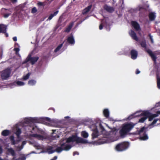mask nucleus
Masks as SVG:
<instances>
[{
    "label": "nucleus",
    "instance_id": "obj_19",
    "mask_svg": "<svg viewBox=\"0 0 160 160\" xmlns=\"http://www.w3.org/2000/svg\"><path fill=\"white\" fill-rule=\"evenodd\" d=\"M92 6V5H90L88 6L86 8L82 11V14L83 15L86 14L90 10Z\"/></svg>",
    "mask_w": 160,
    "mask_h": 160
},
{
    "label": "nucleus",
    "instance_id": "obj_43",
    "mask_svg": "<svg viewBox=\"0 0 160 160\" xmlns=\"http://www.w3.org/2000/svg\"><path fill=\"white\" fill-rule=\"evenodd\" d=\"M14 50L15 51L17 55L18 54V52L20 50V49L18 48H14Z\"/></svg>",
    "mask_w": 160,
    "mask_h": 160
},
{
    "label": "nucleus",
    "instance_id": "obj_48",
    "mask_svg": "<svg viewBox=\"0 0 160 160\" xmlns=\"http://www.w3.org/2000/svg\"><path fill=\"white\" fill-rule=\"evenodd\" d=\"M104 25L103 23H101L99 26V29L100 30H102L103 28V27Z\"/></svg>",
    "mask_w": 160,
    "mask_h": 160
},
{
    "label": "nucleus",
    "instance_id": "obj_54",
    "mask_svg": "<svg viewBox=\"0 0 160 160\" xmlns=\"http://www.w3.org/2000/svg\"><path fill=\"white\" fill-rule=\"evenodd\" d=\"M13 40L14 41H17V38L16 37H14L13 38Z\"/></svg>",
    "mask_w": 160,
    "mask_h": 160
},
{
    "label": "nucleus",
    "instance_id": "obj_15",
    "mask_svg": "<svg viewBox=\"0 0 160 160\" xmlns=\"http://www.w3.org/2000/svg\"><path fill=\"white\" fill-rule=\"evenodd\" d=\"M67 42L70 44H74L75 41L74 38L72 36L68 37L67 39Z\"/></svg>",
    "mask_w": 160,
    "mask_h": 160
},
{
    "label": "nucleus",
    "instance_id": "obj_34",
    "mask_svg": "<svg viewBox=\"0 0 160 160\" xmlns=\"http://www.w3.org/2000/svg\"><path fill=\"white\" fill-rule=\"evenodd\" d=\"M63 44V43L60 44L59 45H58L54 50V52H57L58 51H59L61 48L62 47Z\"/></svg>",
    "mask_w": 160,
    "mask_h": 160
},
{
    "label": "nucleus",
    "instance_id": "obj_6",
    "mask_svg": "<svg viewBox=\"0 0 160 160\" xmlns=\"http://www.w3.org/2000/svg\"><path fill=\"white\" fill-rule=\"evenodd\" d=\"M39 57H32L31 55L29 54L28 56L26 59L23 61V63L25 64L28 62H30L31 64L33 65L37 61Z\"/></svg>",
    "mask_w": 160,
    "mask_h": 160
},
{
    "label": "nucleus",
    "instance_id": "obj_46",
    "mask_svg": "<svg viewBox=\"0 0 160 160\" xmlns=\"http://www.w3.org/2000/svg\"><path fill=\"white\" fill-rule=\"evenodd\" d=\"M37 5L39 6H44V3L43 2H38L37 4Z\"/></svg>",
    "mask_w": 160,
    "mask_h": 160
},
{
    "label": "nucleus",
    "instance_id": "obj_20",
    "mask_svg": "<svg viewBox=\"0 0 160 160\" xmlns=\"http://www.w3.org/2000/svg\"><path fill=\"white\" fill-rule=\"evenodd\" d=\"M73 24L74 23L73 22H71L70 23L68 26V27L66 28L64 30V32H69L70 31L71 28H72L73 25Z\"/></svg>",
    "mask_w": 160,
    "mask_h": 160
},
{
    "label": "nucleus",
    "instance_id": "obj_23",
    "mask_svg": "<svg viewBox=\"0 0 160 160\" xmlns=\"http://www.w3.org/2000/svg\"><path fill=\"white\" fill-rule=\"evenodd\" d=\"M141 46L144 48V51L147 52V50H149L147 49L146 47V42L145 40L142 41L140 43Z\"/></svg>",
    "mask_w": 160,
    "mask_h": 160
},
{
    "label": "nucleus",
    "instance_id": "obj_18",
    "mask_svg": "<svg viewBox=\"0 0 160 160\" xmlns=\"http://www.w3.org/2000/svg\"><path fill=\"white\" fill-rule=\"evenodd\" d=\"M92 136V138L93 139L97 138L98 136V131L97 128H95L93 130Z\"/></svg>",
    "mask_w": 160,
    "mask_h": 160
},
{
    "label": "nucleus",
    "instance_id": "obj_62",
    "mask_svg": "<svg viewBox=\"0 0 160 160\" xmlns=\"http://www.w3.org/2000/svg\"><path fill=\"white\" fill-rule=\"evenodd\" d=\"M65 118H69V117H65Z\"/></svg>",
    "mask_w": 160,
    "mask_h": 160
},
{
    "label": "nucleus",
    "instance_id": "obj_16",
    "mask_svg": "<svg viewBox=\"0 0 160 160\" xmlns=\"http://www.w3.org/2000/svg\"><path fill=\"white\" fill-rule=\"evenodd\" d=\"M9 139L11 141V144L12 145H15L17 143L16 142H18L20 141V140L19 139L15 141L14 140V137L13 135L9 137Z\"/></svg>",
    "mask_w": 160,
    "mask_h": 160
},
{
    "label": "nucleus",
    "instance_id": "obj_3",
    "mask_svg": "<svg viewBox=\"0 0 160 160\" xmlns=\"http://www.w3.org/2000/svg\"><path fill=\"white\" fill-rule=\"evenodd\" d=\"M73 142H76L77 143H81L85 144L88 142V141L87 140L78 137L77 136L72 135V136L68 138L65 143H66V144L67 143H69Z\"/></svg>",
    "mask_w": 160,
    "mask_h": 160
},
{
    "label": "nucleus",
    "instance_id": "obj_41",
    "mask_svg": "<svg viewBox=\"0 0 160 160\" xmlns=\"http://www.w3.org/2000/svg\"><path fill=\"white\" fill-rule=\"evenodd\" d=\"M16 84L18 86H23L24 85L25 83L24 82L20 81H18L16 82Z\"/></svg>",
    "mask_w": 160,
    "mask_h": 160
},
{
    "label": "nucleus",
    "instance_id": "obj_55",
    "mask_svg": "<svg viewBox=\"0 0 160 160\" xmlns=\"http://www.w3.org/2000/svg\"><path fill=\"white\" fill-rule=\"evenodd\" d=\"M2 149L1 147H0V155L2 153Z\"/></svg>",
    "mask_w": 160,
    "mask_h": 160
},
{
    "label": "nucleus",
    "instance_id": "obj_57",
    "mask_svg": "<svg viewBox=\"0 0 160 160\" xmlns=\"http://www.w3.org/2000/svg\"><path fill=\"white\" fill-rule=\"evenodd\" d=\"M108 27V28H107V27H105L106 28V29L108 31H109L110 30V27L109 26H107V27Z\"/></svg>",
    "mask_w": 160,
    "mask_h": 160
},
{
    "label": "nucleus",
    "instance_id": "obj_21",
    "mask_svg": "<svg viewBox=\"0 0 160 160\" xmlns=\"http://www.w3.org/2000/svg\"><path fill=\"white\" fill-rule=\"evenodd\" d=\"M155 13L153 12H151L149 14V18L150 21H154L156 18Z\"/></svg>",
    "mask_w": 160,
    "mask_h": 160
},
{
    "label": "nucleus",
    "instance_id": "obj_24",
    "mask_svg": "<svg viewBox=\"0 0 160 160\" xmlns=\"http://www.w3.org/2000/svg\"><path fill=\"white\" fill-rule=\"evenodd\" d=\"M10 131L9 130H5L2 131L1 134L2 136H7L9 135L10 134Z\"/></svg>",
    "mask_w": 160,
    "mask_h": 160
},
{
    "label": "nucleus",
    "instance_id": "obj_50",
    "mask_svg": "<svg viewBox=\"0 0 160 160\" xmlns=\"http://www.w3.org/2000/svg\"><path fill=\"white\" fill-rule=\"evenodd\" d=\"M26 143V141H23L22 143V146H23L25 145Z\"/></svg>",
    "mask_w": 160,
    "mask_h": 160
},
{
    "label": "nucleus",
    "instance_id": "obj_26",
    "mask_svg": "<svg viewBox=\"0 0 160 160\" xmlns=\"http://www.w3.org/2000/svg\"><path fill=\"white\" fill-rule=\"evenodd\" d=\"M52 148L53 147L52 146H49L46 149L47 151L49 154H52L55 152V151H54V150H53L52 149Z\"/></svg>",
    "mask_w": 160,
    "mask_h": 160
},
{
    "label": "nucleus",
    "instance_id": "obj_53",
    "mask_svg": "<svg viewBox=\"0 0 160 160\" xmlns=\"http://www.w3.org/2000/svg\"><path fill=\"white\" fill-rule=\"evenodd\" d=\"M57 156H55L52 159H51L50 160H56L57 159Z\"/></svg>",
    "mask_w": 160,
    "mask_h": 160
},
{
    "label": "nucleus",
    "instance_id": "obj_49",
    "mask_svg": "<svg viewBox=\"0 0 160 160\" xmlns=\"http://www.w3.org/2000/svg\"><path fill=\"white\" fill-rule=\"evenodd\" d=\"M75 155H79V153L78 152H76V151L74 152L73 153V156H74Z\"/></svg>",
    "mask_w": 160,
    "mask_h": 160
},
{
    "label": "nucleus",
    "instance_id": "obj_31",
    "mask_svg": "<svg viewBox=\"0 0 160 160\" xmlns=\"http://www.w3.org/2000/svg\"><path fill=\"white\" fill-rule=\"evenodd\" d=\"M58 12V11L57 10L55 12H54V13L53 14H51L48 18V19H49V20H51L53 17L56 16Z\"/></svg>",
    "mask_w": 160,
    "mask_h": 160
},
{
    "label": "nucleus",
    "instance_id": "obj_22",
    "mask_svg": "<svg viewBox=\"0 0 160 160\" xmlns=\"http://www.w3.org/2000/svg\"><path fill=\"white\" fill-rule=\"evenodd\" d=\"M6 27L2 24H0V33H5L6 32Z\"/></svg>",
    "mask_w": 160,
    "mask_h": 160
},
{
    "label": "nucleus",
    "instance_id": "obj_56",
    "mask_svg": "<svg viewBox=\"0 0 160 160\" xmlns=\"http://www.w3.org/2000/svg\"><path fill=\"white\" fill-rule=\"evenodd\" d=\"M13 3H15L17 1V0H10Z\"/></svg>",
    "mask_w": 160,
    "mask_h": 160
},
{
    "label": "nucleus",
    "instance_id": "obj_28",
    "mask_svg": "<svg viewBox=\"0 0 160 160\" xmlns=\"http://www.w3.org/2000/svg\"><path fill=\"white\" fill-rule=\"evenodd\" d=\"M139 11L141 14H144L147 11V9L142 7H139Z\"/></svg>",
    "mask_w": 160,
    "mask_h": 160
},
{
    "label": "nucleus",
    "instance_id": "obj_8",
    "mask_svg": "<svg viewBox=\"0 0 160 160\" xmlns=\"http://www.w3.org/2000/svg\"><path fill=\"white\" fill-rule=\"evenodd\" d=\"M31 123H40L41 121H47L48 122H51V119L50 118L48 117H46L40 119L37 118H31Z\"/></svg>",
    "mask_w": 160,
    "mask_h": 160
},
{
    "label": "nucleus",
    "instance_id": "obj_36",
    "mask_svg": "<svg viewBox=\"0 0 160 160\" xmlns=\"http://www.w3.org/2000/svg\"><path fill=\"white\" fill-rule=\"evenodd\" d=\"M145 130V128L143 127L140 130L138 131L137 132L136 134L139 135H140L141 133L143 132L144 130Z\"/></svg>",
    "mask_w": 160,
    "mask_h": 160
},
{
    "label": "nucleus",
    "instance_id": "obj_32",
    "mask_svg": "<svg viewBox=\"0 0 160 160\" xmlns=\"http://www.w3.org/2000/svg\"><path fill=\"white\" fill-rule=\"evenodd\" d=\"M36 82L34 80H30L28 81V84L31 86H33L35 84Z\"/></svg>",
    "mask_w": 160,
    "mask_h": 160
},
{
    "label": "nucleus",
    "instance_id": "obj_2",
    "mask_svg": "<svg viewBox=\"0 0 160 160\" xmlns=\"http://www.w3.org/2000/svg\"><path fill=\"white\" fill-rule=\"evenodd\" d=\"M134 125V124L130 123H127L123 125L121 129L119 131L121 136L122 137L124 136L133 128Z\"/></svg>",
    "mask_w": 160,
    "mask_h": 160
},
{
    "label": "nucleus",
    "instance_id": "obj_7",
    "mask_svg": "<svg viewBox=\"0 0 160 160\" xmlns=\"http://www.w3.org/2000/svg\"><path fill=\"white\" fill-rule=\"evenodd\" d=\"M11 72V70L9 68H7L3 70L1 75L2 79L3 80L7 79L8 78L10 77Z\"/></svg>",
    "mask_w": 160,
    "mask_h": 160
},
{
    "label": "nucleus",
    "instance_id": "obj_17",
    "mask_svg": "<svg viewBox=\"0 0 160 160\" xmlns=\"http://www.w3.org/2000/svg\"><path fill=\"white\" fill-rule=\"evenodd\" d=\"M32 137H34L39 140H42L44 138V136L42 135L37 134H33L31 135Z\"/></svg>",
    "mask_w": 160,
    "mask_h": 160
},
{
    "label": "nucleus",
    "instance_id": "obj_5",
    "mask_svg": "<svg viewBox=\"0 0 160 160\" xmlns=\"http://www.w3.org/2000/svg\"><path fill=\"white\" fill-rule=\"evenodd\" d=\"M61 146L58 147L55 150H54L55 152H60L62 150L68 151L72 147L70 145L66 144V143H61Z\"/></svg>",
    "mask_w": 160,
    "mask_h": 160
},
{
    "label": "nucleus",
    "instance_id": "obj_25",
    "mask_svg": "<svg viewBox=\"0 0 160 160\" xmlns=\"http://www.w3.org/2000/svg\"><path fill=\"white\" fill-rule=\"evenodd\" d=\"M103 114L106 118H108L109 116V112L108 109H105L103 111Z\"/></svg>",
    "mask_w": 160,
    "mask_h": 160
},
{
    "label": "nucleus",
    "instance_id": "obj_60",
    "mask_svg": "<svg viewBox=\"0 0 160 160\" xmlns=\"http://www.w3.org/2000/svg\"><path fill=\"white\" fill-rule=\"evenodd\" d=\"M87 18H88V17H86L85 18V19H84V20H85V19H87Z\"/></svg>",
    "mask_w": 160,
    "mask_h": 160
},
{
    "label": "nucleus",
    "instance_id": "obj_35",
    "mask_svg": "<svg viewBox=\"0 0 160 160\" xmlns=\"http://www.w3.org/2000/svg\"><path fill=\"white\" fill-rule=\"evenodd\" d=\"M8 151L9 152L11 153L12 156H14L15 155V152L12 148H8Z\"/></svg>",
    "mask_w": 160,
    "mask_h": 160
},
{
    "label": "nucleus",
    "instance_id": "obj_33",
    "mask_svg": "<svg viewBox=\"0 0 160 160\" xmlns=\"http://www.w3.org/2000/svg\"><path fill=\"white\" fill-rule=\"evenodd\" d=\"M82 136L85 138H87L88 136V133L85 131H82L81 132Z\"/></svg>",
    "mask_w": 160,
    "mask_h": 160
},
{
    "label": "nucleus",
    "instance_id": "obj_39",
    "mask_svg": "<svg viewBox=\"0 0 160 160\" xmlns=\"http://www.w3.org/2000/svg\"><path fill=\"white\" fill-rule=\"evenodd\" d=\"M30 76V74L28 73L26 75L24 76L23 77V80H26L29 78Z\"/></svg>",
    "mask_w": 160,
    "mask_h": 160
},
{
    "label": "nucleus",
    "instance_id": "obj_13",
    "mask_svg": "<svg viewBox=\"0 0 160 160\" xmlns=\"http://www.w3.org/2000/svg\"><path fill=\"white\" fill-rule=\"evenodd\" d=\"M103 8L104 10L110 13H112L114 11V9L113 7L108 6L107 5L104 6Z\"/></svg>",
    "mask_w": 160,
    "mask_h": 160
},
{
    "label": "nucleus",
    "instance_id": "obj_30",
    "mask_svg": "<svg viewBox=\"0 0 160 160\" xmlns=\"http://www.w3.org/2000/svg\"><path fill=\"white\" fill-rule=\"evenodd\" d=\"M157 87L159 89H160V76L159 77L158 75H157Z\"/></svg>",
    "mask_w": 160,
    "mask_h": 160
},
{
    "label": "nucleus",
    "instance_id": "obj_38",
    "mask_svg": "<svg viewBox=\"0 0 160 160\" xmlns=\"http://www.w3.org/2000/svg\"><path fill=\"white\" fill-rule=\"evenodd\" d=\"M147 119V117L146 116H144V117L141 118L140 119H139L138 122L143 123Z\"/></svg>",
    "mask_w": 160,
    "mask_h": 160
},
{
    "label": "nucleus",
    "instance_id": "obj_37",
    "mask_svg": "<svg viewBox=\"0 0 160 160\" xmlns=\"http://www.w3.org/2000/svg\"><path fill=\"white\" fill-rule=\"evenodd\" d=\"M31 118H26L24 121V122L27 124H29L31 123Z\"/></svg>",
    "mask_w": 160,
    "mask_h": 160
},
{
    "label": "nucleus",
    "instance_id": "obj_10",
    "mask_svg": "<svg viewBox=\"0 0 160 160\" xmlns=\"http://www.w3.org/2000/svg\"><path fill=\"white\" fill-rule=\"evenodd\" d=\"M130 54L131 58L133 59H135L137 57L138 55V52L135 50L132 49L131 51Z\"/></svg>",
    "mask_w": 160,
    "mask_h": 160
},
{
    "label": "nucleus",
    "instance_id": "obj_59",
    "mask_svg": "<svg viewBox=\"0 0 160 160\" xmlns=\"http://www.w3.org/2000/svg\"><path fill=\"white\" fill-rule=\"evenodd\" d=\"M23 146H22V145L20 147V149H22L23 148Z\"/></svg>",
    "mask_w": 160,
    "mask_h": 160
},
{
    "label": "nucleus",
    "instance_id": "obj_61",
    "mask_svg": "<svg viewBox=\"0 0 160 160\" xmlns=\"http://www.w3.org/2000/svg\"><path fill=\"white\" fill-rule=\"evenodd\" d=\"M0 160H4L2 159L1 158H0Z\"/></svg>",
    "mask_w": 160,
    "mask_h": 160
},
{
    "label": "nucleus",
    "instance_id": "obj_4",
    "mask_svg": "<svg viewBox=\"0 0 160 160\" xmlns=\"http://www.w3.org/2000/svg\"><path fill=\"white\" fill-rule=\"evenodd\" d=\"M129 146V143L128 142H123L117 144L115 147L118 152H122L127 150Z\"/></svg>",
    "mask_w": 160,
    "mask_h": 160
},
{
    "label": "nucleus",
    "instance_id": "obj_45",
    "mask_svg": "<svg viewBox=\"0 0 160 160\" xmlns=\"http://www.w3.org/2000/svg\"><path fill=\"white\" fill-rule=\"evenodd\" d=\"M26 158L25 156H22L21 157H20L17 159L18 160H25Z\"/></svg>",
    "mask_w": 160,
    "mask_h": 160
},
{
    "label": "nucleus",
    "instance_id": "obj_14",
    "mask_svg": "<svg viewBox=\"0 0 160 160\" xmlns=\"http://www.w3.org/2000/svg\"><path fill=\"white\" fill-rule=\"evenodd\" d=\"M7 10H9L4 8H2L1 9L2 14L3 15L4 18H6L8 17L11 14V13H7Z\"/></svg>",
    "mask_w": 160,
    "mask_h": 160
},
{
    "label": "nucleus",
    "instance_id": "obj_1",
    "mask_svg": "<svg viewBox=\"0 0 160 160\" xmlns=\"http://www.w3.org/2000/svg\"><path fill=\"white\" fill-rule=\"evenodd\" d=\"M160 114V111H158L156 113L152 114L148 111H146L143 112L140 114L135 116V113L129 116L128 118V120H131L135 116H146L148 118V120L149 121H152L154 118L158 116V114Z\"/></svg>",
    "mask_w": 160,
    "mask_h": 160
},
{
    "label": "nucleus",
    "instance_id": "obj_63",
    "mask_svg": "<svg viewBox=\"0 0 160 160\" xmlns=\"http://www.w3.org/2000/svg\"><path fill=\"white\" fill-rule=\"evenodd\" d=\"M34 127H32V129L33 130H34Z\"/></svg>",
    "mask_w": 160,
    "mask_h": 160
},
{
    "label": "nucleus",
    "instance_id": "obj_47",
    "mask_svg": "<svg viewBox=\"0 0 160 160\" xmlns=\"http://www.w3.org/2000/svg\"><path fill=\"white\" fill-rule=\"evenodd\" d=\"M99 126L101 129L102 130V131H104L105 130L104 127L102 126V125L101 124H99Z\"/></svg>",
    "mask_w": 160,
    "mask_h": 160
},
{
    "label": "nucleus",
    "instance_id": "obj_11",
    "mask_svg": "<svg viewBox=\"0 0 160 160\" xmlns=\"http://www.w3.org/2000/svg\"><path fill=\"white\" fill-rule=\"evenodd\" d=\"M129 33L132 39L135 40L136 41L138 40V38L136 33L134 31L132 30H131L129 32Z\"/></svg>",
    "mask_w": 160,
    "mask_h": 160
},
{
    "label": "nucleus",
    "instance_id": "obj_51",
    "mask_svg": "<svg viewBox=\"0 0 160 160\" xmlns=\"http://www.w3.org/2000/svg\"><path fill=\"white\" fill-rule=\"evenodd\" d=\"M140 72L138 69H137L135 73L136 74H138L140 73Z\"/></svg>",
    "mask_w": 160,
    "mask_h": 160
},
{
    "label": "nucleus",
    "instance_id": "obj_42",
    "mask_svg": "<svg viewBox=\"0 0 160 160\" xmlns=\"http://www.w3.org/2000/svg\"><path fill=\"white\" fill-rule=\"evenodd\" d=\"M37 12V10L35 7L33 8L31 10V12L32 13H34Z\"/></svg>",
    "mask_w": 160,
    "mask_h": 160
},
{
    "label": "nucleus",
    "instance_id": "obj_40",
    "mask_svg": "<svg viewBox=\"0 0 160 160\" xmlns=\"http://www.w3.org/2000/svg\"><path fill=\"white\" fill-rule=\"evenodd\" d=\"M105 139H106V138H104L102 140H100L98 141V143L99 144H102L107 142V141Z\"/></svg>",
    "mask_w": 160,
    "mask_h": 160
},
{
    "label": "nucleus",
    "instance_id": "obj_58",
    "mask_svg": "<svg viewBox=\"0 0 160 160\" xmlns=\"http://www.w3.org/2000/svg\"><path fill=\"white\" fill-rule=\"evenodd\" d=\"M5 34V35L6 37H8V34L6 33V32L5 33H3Z\"/></svg>",
    "mask_w": 160,
    "mask_h": 160
},
{
    "label": "nucleus",
    "instance_id": "obj_27",
    "mask_svg": "<svg viewBox=\"0 0 160 160\" xmlns=\"http://www.w3.org/2000/svg\"><path fill=\"white\" fill-rule=\"evenodd\" d=\"M21 133V130L20 128H18L17 129L15 134L17 136L18 138L19 139L20 138V135Z\"/></svg>",
    "mask_w": 160,
    "mask_h": 160
},
{
    "label": "nucleus",
    "instance_id": "obj_64",
    "mask_svg": "<svg viewBox=\"0 0 160 160\" xmlns=\"http://www.w3.org/2000/svg\"><path fill=\"white\" fill-rule=\"evenodd\" d=\"M76 0H73V1H75Z\"/></svg>",
    "mask_w": 160,
    "mask_h": 160
},
{
    "label": "nucleus",
    "instance_id": "obj_52",
    "mask_svg": "<svg viewBox=\"0 0 160 160\" xmlns=\"http://www.w3.org/2000/svg\"><path fill=\"white\" fill-rule=\"evenodd\" d=\"M150 38L151 40V42L152 43H153V39L152 38V36H151V35H150Z\"/></svg>",
    "mask_w": 160,
    "mask_h": 160
},
{
    "label": "nucleus",
    "instance_id": "obj_9",
    "mask_svg": "<svg viewBox=\"0 0 160 160\" xmlns=\"http://www.w3.org/2000/svg\"><path fill=\"white\" fill-rule=\"evenodd\" d=\"M147 52L151 57L152 60L154 62V63L155 64L156 63L157 57L152 52V51L150 50H147Z\"/></svg>",
    "mask_w": 160,
    "mask_h": 160
},
{
    "label": "nucleus",
    "instance_id": "obj_29",
    "mask_svg": "<svg viewBox=\"0 0 160 160\" xmlns=\"http://www.w3.org/2000/svg\"><path fill=\"white\" fill-rule=\"evenodd\" d=\"M143 134V136L140 137V139L142 140H147L148 139V137L146 134V132H144Z\"/></svg>",
    "mask_w": 160,
    "mask_h": 160
},
{
    "label": "nucleus",
    "instance_id": "obj_44",
    "mask_svg": "<svg viewBox=\"0 0 160 160\" xmlns=\"http://www.w3.org/2000/svg\"><path fill=\"white\" fill-rule=\"evenodd\" d=\"M159 120V119H154L153 121V122L151 124V125H154V124H155L157 122L158 120Z\"/></svg>",
    "mask_w": 160,
    "mask_h": 160
},
{
    "label": "nucleus",
    "instance_id": "obj_12",
    "mask_svg": "<svg viewBox=\"0 0 160 160\" xmlns=\"http://www.w3.org/2000/svg\"><path fill=\"white\" fill-rule=\"evenodd\" d=\"M132 26L134 28L136 31L140 30V28L139 24L136 21H132L131 22Z\"/></svg>",
    "mask_w": 160,
    "mask_h": 160
}]
</instances>
